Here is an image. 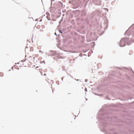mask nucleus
Masks as SVG:
<instances>
[{
    "mask_svg": "<svg viewBox=\"0 0 134 134\" xmlns=\"http://www.w3.org/2000/svg\"><path fill=\"white\" fill-rule=\"evenodd\" d=\"M120 46L121 47H124L125 45V43L124 40H121L120 42Z\"/></svg>",
    "mask_w": 134,
    "mask_h": 134,
    "instance_id": "1",
    "label": "nucleus"
},
{
    "mask_svg": "<svg viewBox=\"0 0 134 134\" xmlns=\"http://www.w3.org/2000/svg\"><path fill=\"white\" fill-rule=\"evenodd\" d=\"M32 61V58L31 57H29L27 59V60H24V62H29L30 63Z\"/></svg>",
    "mask_w": 134,
    "mask_h": 134,
    "instance_id": "2",
    "label": "nucleus"
},
{
    "mask_svg": "<svg viewBox=\"0 0 134 134\" xmlns=\"http://www.w3.org/2000/svg\"><path fill=\"white\" fill-rule=\"evenodd\" d=\"M4 75L3 74L2 72H0V76L1 77H2Z\"/></svg>",
    "mask_w": 134,
    "mask_h": 134,
    "instance_id": "3",
    "label": "nucleus"
},
{
    "mask_svg": "<svg viewBox=\"0 0 134 134\" xmlns=\"http://www.w3.org/2000/svg\"><path fill=\"white\" fill-rule=\"evenodd\" d=\"M60 32L61 33H62V32H61V31H60Z\"/></svg>",
    "mask_w": 134,
    "mask_h": 134,
    "instance_id": "4",
    "label": "nucleus"
}]
</instances>
